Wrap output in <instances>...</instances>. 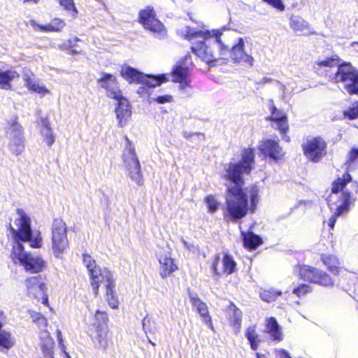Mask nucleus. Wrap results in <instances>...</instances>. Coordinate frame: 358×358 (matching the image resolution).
<instances>
[{
    "instance_id": "nucleus-63",
    "label": "nucleus",
    "mask_w": 358,
    "mask_h": 358,
    "mask_svg": "<svg viewBox=\"0 0 358 358\" xmlns=\"http://www.w3.org/2000/svg\"><path fill=\"white\" fill-rule=\"evenodd\" d=\"M35 319H36V320H40V319H42L43 320H44V318H43V315H42L41 313H36V314Z\"/></svg>"
},
{
    "instance_id": "nucleus-57",
    "label": "nucleus",
    "mask_w": 358,
    "mask_h": 358,
    "mask_svg": "<svg viewBox=\"0 0 358 358\" xmlns=\"http://www.w3.org/2000/svg\"><path fill=\"white\" fill-rule=\"evenodd\" d=\"M37 297H41L42 303L44 305H47L48 304V296L45 294V289L44 290V294H41V293H39Z\"/></svg>"
},
{
    "instance_id": "nucleus-38",
    "label": "nucleus",
    "mask_w": 358,
    "mask_h": 358,
    "mask_svg": "<svg viewBox=\"0 0 358 358\" xmlns=\"http://www.w3.org/2000/svg\"><path fill=\"white\" fill-rule=\"evenodd\" d=\"M108 321L107 314L100 310H96L94 315V322L92 327L101 326L102 324L107 325Z\"/></svg>"
},
{
    "instance_id": "nucleus-5",
    "label": "nucleus",
    "mask_w": 358,
    "mask_h": 358,
    "mask_svg": "<svg viewBox=\"0 0 358 358\" xmlns=\"http://www.w3.org/2000/svg\"><path fill=\"white\" fill-rule=\"evenodd\" d=\"M227 34L222 35V45H221V58L226 59L229 56L234 63L243 64L252 66L254 59L252 55L245 50V40L238 37L229 44L227 40Z\"/></svg>"
},
{
    "instance_id": "nucleus-43",
    "label": "nucleus",
    "mask_w": 358,
    "mask_h": 358,
    "mask_svg": "<svg viewBox=\"0 0 358 358\" xmlns=\"http://www.w3.org/2000/svg\"><path fill=\"white\" fill-rule=\"evenodd\" d=\"M181 241L183 244V246L186 248L188 250L192 252L194 255H199L200 253L199 248L198 245H195L194 243H190L186 241L183 238H181Z\"/></svg>"
},
{
    "instance_id": "nucleus-56",
    "label": "nucleus",
    "mask_w": 358,
    "mask_h": 358,
    "mask_svg": "<svg viewBox=\"0 0 358 358\" xmlns=\"http://www.w3.org/2000/svg\"><path fill=\"white\" fill-rule=\"evenodd\" d=\"M39 85H39L37 82H36V81L33 80L32 82H29V83L28 84V85H27V86H26V87H27L29 90H32V91H34H34L36 90V89H37V88H38V87Z\"/></svg>"
},
{
    "instance_id": "nucleus-9",
    "label": "nucleus",
    "mask_w": 358,
    "mask_h": 358,
    "mask_svg": "<svg viewBox=\"0 0 358 358\" xmlns=\"http://www.w3.org/2000/svg\"><path fill=\"white\" fill-rule=\"evenodd\" d=\"M69 246L67 227L60 218H55L52 224V248L56 257L62 255Z\"/></svg>"
},
{
    "instance_id": "nucleus-34",
    "label": "nucleus",
    "mask_w": 358,
    "mask_h": 358,
    "mask_svg": "<svg viewBox=\"0 0 358 358\" xmlns=\"http://www.w3.org/2000/svg\"><path fill=\"white\" fill-rule=\"evenodd\" d=\"M230 310L233 311L231 323L235 332L238 333L239 332L241 326L242 311L234 305H232L230 307Z\"/></svg>"
},
{
    "instance_id": "nucleus-21",
    "label": "nucleus",
    "mask_w": 358,
    "mask_h": 358,
    "mask_svg": "<svg viewBox=\"0 0 358 358\" xmlns=\"http://www.w3.org/2000/svg\"><path fill=\"white\" fill-rule=\"evenodd\" d=\"M190 302L196 312L203 317V322L211 329H213L211 317L209 315L207 305L203 302L196 294L189 293Z\"/></svg>"
},
{
    "instance_id": "nucleus-24",
    "label": "nucleus",
    "mask_w": 358,
    "mask_h": 358,
    "mask_svg": "<svg viewBox=\"0 0 358 358\" xmlns=\"http://www.w3.org/2000/svg\"><path fill=\"white\" fill-rule=\"evenodd\" d=\"M265 332L268 333L273 341H280L282 340L281 327L273 317L266 319Z\"/></svg>"
},
{
    "instance_id": "nucleus-20",
    "label": "nucleus",
    "mask_w": 358,
    "mask_h": 358,
    "mask_svg": "<svg viewBox=\"0 0 358 358\" xmlns=\"http://www.w3.org/2000/svg\"><path fill=\"white\" fill-rule=\"evenodd\" d=\"M115 99L118 101L117 106L115 108L118 125L120 127H123L126 125L128 119L131 116V106L128 100L122 96L121 98Z\"/></svg>"
},
{
    "instance_id": "nucleus-39",
    "label": "nucleus",
    "mask_w": 358,
    "mask_h": 358,
    "mask_svg": "<svg viewBox=\"0 0 358 358\" xmlns=\"http://www.w3.org/2000/svg\"><path fill=\"white\" fill-rule=\"evenodd\" d=\"M204 201L207 205L209 213H214L217 211L218 206H219V203L217 202V201L215 199V197L213 196H212V195L207 196L205 198Z\"/></svg>"
},
{
    "instance_id": "nucleus-32",
    "label": "nucleus",
    "mask_w": 358,
    "mask_h": 358,
    "mask_svg": "<svg viewBox=\"0 0 358 358\" xmlns=\"http://www.w3.org/2000/svg\"><path fill=\"white\" fill-rule=\"evenodd\" d=\"M15 338L10 332L0 330V348L8 350L15 345Z\"/></svg>"
},
{
    "instance_id": "nucleus-4",
    "label": "nucleus",
    "mask_w": 358,
    "mask_h": 358,
    "mask_svg": "<svg viewBox=\"0 0 358 358\" xmlns=\"http://www.w3.org/2000/svg\"><path fill=\"white\" fill-rule=\"evenodd\" d=\"M320 66H336V71L329 75V79L335 83H345V90L350 94H358V71L350 63H339L338 57L327 58L317 62Z\"/></svg>"
},
{
    "instance_id": "nucleus-50",
    "label": "nucleus",
    "mask_w": 358,
    "mask_h": 358,
    "mask_svg": "<svg viewBox=\"0 0 358 358\" xmlns=\"http://www.w3.org/2000/svg\"><path fill=\"white\" fill-rule=\"evenodd\" d=\"M32 76H33V73L29 69H25L23 70L22 77H23V80L25 83L26 86L28 85L29 82L33 81V80L31 78Z\"/></svg>"
},
{
    "instance_id": "nucleus-30",
    "label": "nucleus",
    "mask_w": 358,
    "mask_h": 358,
    "mask_svg": "<svg viewBox=\"0 0 358 358\" xmlns=\"http://www.w3.org/2000/svg\"><path fill=\"white\" fill-rule=\"evenodd\" d=\"M142 326L146 334L148 333L156 334H158L160 330V326L157 322L151 317H149L148 315L143 319Z\"/></svg>"
},
{
    "instance_id": "nucleus-2",
    "label": "nucleus",
    "mask_w": 358,
    "mask_h": 358,
    "mask_svg": "<svg viewBox=\"0 0 358 358\" xmlns=\"http://www.w3.org/2000/svg\"><path fill=\"white\" fill-rule=\"evenodd\" d=\"M17 217L14 221L15 227L10 224V230L15 241L11 255L14 260H18L27 271L31 273L41 272L45 266V262L41 257L34 256L24 252L22 242H29L33 248L41 247L42 238L39 231H33L31 219L22 208H17Z\"/></svg>"
},
{
    "instance_id": "nucleus-51",
    "label": "nucleus",
    "mask_w": 358,
    "mask_h": 358,
    "mask_svg": "<svg viewBox=\"0 0 358 358\" xmlns=\"http://www.w3.org/2000/svg\"><path fill=\"white\" fill-rule=\"evenodd\" d=\"M257 202V192H252L250 194V209L252 211L255 210L256 203Z\"/></svg>"
},
{
    "instance_id": "nucleus-23",
    "label": "nucleus",
    "mask_w": 358,
    "mask_h": 358,
    "mask_svg": "<svg viewBox=\"0 0 358 358\" xmlns=\"http://www.w3.org/2000/svg\"><path fill=\"white\" fill-rule=\"evenodd\" d=\"M27 287L30 293L38 296V294H44V290L46 289L45 284L41 275H35L27 278L25 281Z\"/></svg>"
},
{
    "instance_id": "nucleus-41",
    "label": "nucleus",
    "mask_w": 358,
    "mask_h": 358,
    "mask_svg": "<svg viewBox=\"0 0 358 358\" xmlns=\"http://www.w3.org/2000/svg\"><path fill=\"white\" fill-rule=\"evenodd\" d=\"M312 291L311 287L307 284L301 283L293 289V293L298 297H301Z\"/></svg>"
},
{
    "instance_id": "nucleus-36",
    "label": "nucleus",
    "mask_w": 358,
    "mask_h": 358,
    "mask_svg": "<svg viewBox=\"0 0 358 358\" xmlns=\"http://www.w3.org/2000/svg\"><path fill=\"white\" fill-rule=\"evenodd\" d=\"M282 295L281 291L276 289L264 290L260 294L261 299L266 302L274 301L278 296Z\"/></svg>"
},
{
    "instance_id": "nucleus-59",
    "label": "nucleus",
    "mask_w": 358,
    "mask_h": 358,
    "mask_svg": "<svg viewBox=\"0 0 358 358\" xmlns=\"http://www.w3.org/2000/svg\"><path fill=\"white\" fill-rule=\"evenodd\" d=\"M280 356V358H292L289 352L285 350H281Z\"/></svg>"
},
{
    "instance_id": "nucleus-16",
    "label": "nucleus",
    "mask_w": 358,
    "mask_h": 358,
    "mask_svg": "<svg viewBox=\"0 0 358 358\" xmlns=\"http://www.w3.org/2000/svg\"><path fill=\"white\" fill-rule=\"evenodd\" d=\"M271 115L268 118L272 121L271 127L275 129H278L282 134V139L286 142L289 141V137L286 135L288 130L287 117L285 113L278 110L277 108L273 104L271 101L270 107Z\"/></svg>"
},
{
    "instance_id": "nucleus-46",
    "label": "nucleus",
    "mask_w": 358,
    "mask_h": 358,
    "mask_svg": "<svg viewBox=\"0 0 358 358\" xmlns=\"http://www.w3.org/2000/svg\"><path fill=\"white\" fill-rule=\"evenodd\" d=\"M263 1L279 10L282 11L285 10V5L282 0H263Z\"/></svg>"
},
{
    "instance_id": "nucleus-25",
    "label": "nucleus",
    "mask_w": 358,
    "mask_h": 358,
    "mask_svg": "<svg viewBox=\"0 0 358 358\" xmlns=\"http://www.w3.org/2000/svg\"><path fill=\"white\" fill-rule=\"evenodd\" d=\"M160 266V275L162 278H167L169 275L178 269V266L174 263V260L167 256H162L159 259Z\"/></svg>"
},
{
    "instance_id": "nucleus-61",
    "label": "nucleus",
    "mask_w": 358,
    "mask_h": 358,
    "mask_svg": "<svg viewBox=\"0 0 358 358\" xmlns=\"http://www.w3.org/2000/svg\"><path fill=\"white\" fill-rule=\"evenodd\" d=\"M57 340L59 341V344H61L62 342V333L59 330H57Z\"/></svg>"
},
{
    "instance_id": "nucleus-58",
    "label": "nucleus",
    "mask_w": 358,
    "mask_h": 358,
    "mask_svg": "<svg viewBox=\"0 0 358 358\" xmlns=\"http://www.w3.org/2000/svg\"><path fill=\"white\" fill-rule=\"evenodd\" d=\"M6 320V317L2 311H0V330L3 327Z\"/></svg>"
},
{
    "instance_id": "nucleus-17",
    "label": "nucleus",
    "mask_w": 358,
    "mask_h": 358,
    "mask_svg": "<svg viewBox=\"0 0 358 358\" xmlns=\"http://www.w3.org/2000/svg\"><path fill=\"white\" fill-rule=\"evenodd\" d=\"M259 150L262 155L278 161L282 156V150L278 140L265 139L260 142Z\"/></svg>"
},
{
    "instance_id": "nucleus-3",
    "label": "nucleus",
    "mask_w": 358,
    "mask_h": 358,
    "mask_svg": "<svg viewBox=\"0 0 358 358\" xmlns=\"http://www.w3.org/2000/svg\"><path fill=\"white\" fill-rule=\"evenodd\" d=\"M222 29H198L186 27L184 31L185 38L192 42V51L206 63L221 58L222 45Z\"/></svg>"
},
{
    "instance_id": "nucleus-14",
    "label": "nucleus",
    "mask_w": 358,
    "mask_h": 358,
    "mask_svg": "<svg viewBox=\"0 0 358 358\" xmlns=\"http://www.w3.org/2000/svg\"><path fill=\"white\" fill-rule=\"evenodd\" d=\"M83 262L90 273L92 287L94 289V294L96 295L99 287L100 281H103L104 278V271H110L108 269L103 268H101L96 264L95 260L88 254L84 253L83 255Z\"/></svg>"
},
{
    "instance_id": "nucleus-64",
    "label": "nucleus",
    "mask_w": 358,
    "mask_h": 358,
    "mask_svg": "<svg viewBox=\"0 0 358 358\" xmlns=\"http://www.w3.org/2000/svg\"><path fill=\"white\" fill-rule=\"evenodd\" d=\"M256 357L257 358H266V356L265 355L260 354L259 352L256 353Z\"/></svg>"
},
{
    "instance_id": "nucleus-54",
    "label": "nucleus",
    "mask_w": 358,
    "mask_h": 358,
    "mask_svg": "<svg viewBox=\"0 0 358 358\" xmlns=\"http://www.w3.org/2000/svg\"><path fill=\"white\" fill-rule=\"evenodd\" d=\"M34 92L43 95L50 93V91L44 85H41L38 87L37 89H36Z\"/></svg>"
},
{
    "instance_id": "nucleus-45",
    "label": "nucleus",
    "mask_w": 358,
    "mask_h": 358,
    "mask_svg": "<svg viewBox=\"0 0 358 358\" xmlns=\"http://www.w3.org/2000/svg\"><path fill=\"white\" fill-rule=\"evenodd\" d=\"M65 25V23L63 20L60 19H55L50 22V27L52 31H60L64 26Z\"/></svg>"
},
{
    "instance_id": "nucleus-60",
    "label": "nucleus",
    "mask_w": 358,
    "mask_h": 358,
    "mask_svg": "<svg viewBox=\"0 0 358 358\" xmlns=\"http://www.w3.org/2000/svg\"><path fill=\"white\" fill-rule=\"evenodd\" d=\"M80 41V39H79L78 38H77V37H75V38H73V39H70V40L69 41V45H71V46H74V45H75V43H76L77 41Z\"/></svg>"
},
{
    "instance_id": "nucleus-10",
    "label": "nucleus",
    "mask_w": 358,
    "mask_h": 358,
    "mask_svg": "<svg viewBox=\"0 0 358 358\" xmlns=\"http://www.w3.org/2000/svg\"><path fill=\"white\" fill-rule=\"evenodd\" d=\"M351 180V176L348 173H345L343 176V178H338L332 184L331 191L333 193H338L343 191L341 195V203L336 206L334 212V215L337 217L341 216L349 211L351 203V192L347 189L344 190L343 189Z\"/></svg>"
},
{
    "instance_id": "nucleus-40",
    "label": "nucleus",
    "mask_w": 358,
    "mask_h": 358,
    "mask_svg": "<svg viewBox=\"0 0 358 358\" xmlns=\"http://www.w3.org/2000/svg\"><path fill=\"white\" fill-rule=\"evenodd\" d=\"M41 135L43 136L48 146H51L55 142V136L51 127L41 129Z\"/></svg>"
},
{
    "instance_id": "nucleus-62",
    "label": "nucleus",
    "mask_w": 358,
    "mask_h": 358,
    "mask_svg": "<svg viewBox=\"0 0 358 358\" xmlns=\"http://www.w3.org/2000/svg\"><path fill=\"white\" fill-rule=\"evenodd\" d=\"M272 81V79L270 78H264L261 81L262 83H266Z\"/></svg>"
},
{
    "instance_id": "nucleus-37",
    "label": "nucleus",
    "mask_w": 358,
    "mask_h": 358,
    "mask_svg": "<svg viewBox=\"0 0 358 358\" xmlns=\"http://www.w3.org/2000/svg\"><path fill=\"white\" fill-rule=\"evenodd\" d=\"M53 344L54 343L50 338L45 340V342L41 344V350L43 352L45 358H53Z\"/></svg>"
},
{
    "instance_id": "nucleus-18",
    "label": "nucleus",
    "mask_w": 358,
    "mask_h": 358,
    "mask_svg": "<svg viewBox=\"0 0 358 358\" xmlns=\"http://www.w3.org/2000/svg\"><path fill=\"white\" fill-rule=\"evenodd\" d=\"M100 86L106 90L107 96L112 99H120L122 92L117 86L116 78L112 74L103 73L99 80Z\"/></svg>"
},
{
    "instance_id": "nucleus-1",
    "label": "nucleus",
    "mask_w": 358,
    "mask_h": 358,
    "mask_svg": "<svg viewBox=\"0 0 358 358\" xmlns=\"http://www.w3.org/2000/svg\"><path fill=\"white\" fill-rule=\"evenodd\" d=\"M255 149L242 150L241 159L238 162H229L224 166L222 177L233 186H227L224 220L227 222H238L246 216L248 211V195L243 189V175L249 174L255 164Z\"/></svg>"
},
{
    "instance_id": "nucleus-47",
    "label": "nucleus",
    "mask_w": 358,
    "mask_h": 358,
    "mask_svg": "<svg viewBox=\"0 0 358 358\" xmlns=\"http://www.w3.org/2000/svg\"><path fill=\"white\" fill-rule=\"evenodd\" d=\"M153 101H156L158 103L164 104L166 103H170L173 101V96L171 95H161L158 96L156 98H152Z\"/></svg>"
},
{
    "instance_id": "nucleus-49",
    "label": "nucleus",
    "mask_w": 358,
    "mask_h": 358,
    "mask_svg": "<svg viewBox=\"0 0 358 358\" xmlns=\"http://www.w3.org/2000/svg\"><path fill=\"white\" fill-rule=\"evenodd\" d=\"M32 26L34 27L36 30L38 31L43 32L52 31V30L51 29L50 23L46 25H41L36 24V22H33Z\"/></svg>"
},
{
    "instance_id": "nucleus-44",
    "label": "nucleus",
    "mask_w": 358,
    "mask_h": 358,
    "mask_svg": "<svg viewBox=\"0 0 358 358\" xmlns=\"http://www.w3.org/2000/svg\"><path fill=\"white\" fill-rule=\"evenodd\" d=\"M60 5L64 7V8L67 10H73L74 13H77V9L75 6L73 0H58Z\"/></svg>"
},
{
    "instance_id": "nucleus-28",
    "label": "nucleus",
    "mask_w": 358,
    "mask_h": 358,
    "mask_svg": "<svg viewBox=\"0 0 358 358\" xmlns=\"http://www.w3.org/2000/svg\"><path fill=\"white\" fill-rule=\"evenodd\" d=\"M321 260L327 266L328 270L334 275L338 274L339 261L338 258L332 255H322Z\"/></svg>"
},
{
    "instance_id": "nucleus-6",
    "label": "nucleus",
    "mask_w": 358,
    "mask_h": 358,
    "mask_svg": "<svg viewBox=\"0 0 358 358\" xmlns=\"http://www.w3.org/2000/svg\"><path fill=\"white\" fill-rule=\"evenodd\" d=\"M125 140L127 144L123 153L124 164L130 179L137 185L141 186L143 184L141 164L134 147L127 136H125Z\"/></svg>"
},
{
    "instance_id": "nucleus-27",
    "label": "nucleus",
    "mask_w": 358,
    "mask_h": 358,
    "mask_svg": "<svg viewBox=\"0 0 358 358\" xmlns=\"http://www.w3.org/2000/svg\"><path fill=\"white\" fill-rule=\"evenodd\" d=\"M19 76V73L13 69L6 71L0 69V89L10 90L12 87L11 82Z\"/></svg>"
},
{
    "instance_id": "nucleus-11",
    "label": "nucleus",
    "mask_w": 358,
    "mask_h": 358,
    "mask_svg": "<svg viewBox=\"0 0 358 358\" xmlns=\"http://www.w3.org/2000/svg\"><path fill=\"white\" fill-rule=\"evenodd\" d=\"M327 143L321 137H313L307 139L302 144V150L306 159L317 163L327 155Z\"/></svg>"
},
{
    "instance_id": "nucleus-42",
    "label": "nucleus",
    "mask_w": 358,
    "mask_h": 358,
    "mask_svg": "<svg viewBox=\"0 0 358 358\" xmlns=\"http://www.w3.org/2000/svg\"><path fill=\"white\" fill-rule=\"evenodd\" d=\"M345 117L350 120H355L358 117V102H356L352 107L343 112Z\"/></svg>"
},
{
    "instance_id": "nucleus-48",
    "label": "nucleus",
    "mask_w": 358,
    "mask_h": 358,
    "mask_svg": "<svg viewBox=\"0 0 358 358\" xmlns=\"http://www.w3.org/2000/svg\"><path fill=\"white\" fill-rule=\"evenodd\" d=\"M358 158V148H353L348 155V163L351 164Z\"/></svg>"
},
{
    "instance_id": "nucleus-53",
    "label": "nucleus",
    "mask_w": 358,
    "mask_h": 358,
    "mask_svg": "<svg viewBox=\"0 0 358 358\" xmlns=\"http://www.w3.org/2000/svg\"><path fill=\"white\" fill-rule=\"evenodd\" d=\"M219 261H220V255H215V257L214 258L213 265H212V270L215 274H219V272L217 271V265H218Z\"/></svg>"
},
{
    "instance_id": "nucleus-7",
    "label": "nucleus",
    "mask_w": 358,
    "mask_h": 358,
    "mask_svg": "<svg viewBox=\"0 0 358 358\" xmlns=\"http://www.w3.org/2000/svg\"><path fill=\"white\" fill-rule=\"evenodd\" d=\"M120 74L130 83H142L149 87H155L156 86L168 81V79L164 74L148 76L140 72L136 69L127 65L122 67Z\"/></svg>"
},
{
    "instance_id": "nucleus-35",
    "label": "nucleus",
    "mask_w": 358,
    "mask_h": 358,
    "mask_svg": "<svg viewBox=\"0 0 358 358\" xmlns=\"http://www.w3.org/2000/svg\"><path fill=\"white\" fill-rule=\"evenodd\" d=\"M182 134L186 139L189 140L196 145H201L205 141V135L203 133L183 131Z\"/></svg>"
},
{
    "instance_id": "nucleus-26",
    "label": "nucleus",
    "mask_w": 358,
    "mask_h": 358,
    "mask_svg": "<svg viewBox=\"0 0 358 358\" xmlns=\"http://www.w3.org/2000/svg\"><path fill=\"white\" fill-rule=\"evenodd\" d=\"M241 236L243 238V245L248 250H255L262 243V238L256 235L252 231L245 232L241 231Z\"/></svg>"
},
{
    "instance_id": "nucleus-33",
    "label": "nucleus",
    "mask_w": 358,
    "mask_h": 358,
    "mask_svg": "<svg viewBox=\"0 0 358 358\" xmlns=\"http://www.w3.org/2000/svg\"><path fill=\"white\" fill-rule=\"evenodd\" d=\"M223 271L228 275L233 273L236 267V263L232 256L225 253L222 259Z\"/></svg>"
},
{
    "instance_id": "nucleus-12",
    "label": "nucleus",
    "mask_w": 358,
    "mask_h": 358,
    "mask_svg": "<svg viewBox=\"0 0 358 358\" xmlns=\"http://www.w3.org/2000/svg\"><path fill=\"white\" fill-rule=\"evenodd\" d=\"M139 22L146 29L153 32L157 37L164 38L166 34L163 24L156 18L155 10L152 8L148 7L139 12Z\"/></svg>"
},
{
    "instance_id": "nucleus-19",
    "label": "nucleus",
    "mask_w": 358,
    "mask_h": 358,
    "mask_svg": "<svg viewBox=\"0 0 358 358\" xmlns=\"http://www.w3.org/2000/svg\"><path fill=\"white\" fill-rule=\"evenodd\" d=\"M103 273L104 278H103V281H100V284H103L106 288V300L109 306L112 308H117L119 306V300L118 297L114 291V283H113V274L110 271H104Z\"/></svg>"
},
{
    "instance_id": "nucleus-29",
    "label": "nucleus",
    "mask_w": 358,
    "mask_h": 358,
    "mask_svg": "<svg viewBox=\"0 0 358 358\" xmlns=\"http://www.w3.org/2000/svg\"><path fill=\"white\" fill-rule=\"evenodd\" d=\"M245 336L250 345L251 349L257 350L259 347L260 340L259 339V335L256 331L255 326L248 327L246 329Z\"/></svg>"
},
{
    "instance_id": "nucleus-55",
    "label": "nucleus",
    "mask_w": 358,
    "mask_h": 358,
    "mask_svg": "<svg viewBox=\"0 0 358 358\" xmlns=\"http://www.w3.org/2000/svg\"><path fill=\"white\" fill-rule=\"evenodd\" d=\"M337 217H338L334 214L329 217L328 220V225L331 229H333L334 227Z\"/></svg>"
},
{
    "instance_id": "nucleus-31",
    "label": "nucleus",
    "mask_w": 358,
    "mask_h": 358,
    "mask_svg": "<svg viewBox=\"0 0 358 358\" xmlns=\"http://www.w3.org/2000/svg\"><path fill=\"white\" fill-rule=\"evenodd\" d=\"M290 27L296 32L303 31L308 29V23L298 15H292L289 20Z\"/></svg>"
},
{
    "instance_id": "nucleus-8",
    "label": "nucleus",
    "mask_w": 358,
    "mask_h": 358,
    "mask_svg": "<svg viewBox=\"0 0 358 358\" xmlns=\"http://www.w3.org/2000/svg\"><path fill=\"white\" fill-rule=\"evenodd\" d=\"M296 271L299 273L300 278L304 281L323 287L334 285V280L325 271L319 268L308 265H299Z\"/></svg>"
},
{
    "instance_id": "nucleus-22",
    "label": "nucleus",
    "mask_w": 358,
    "mask_h": 358,
    "mask_svg": "<svg viewBox=\"0 0 358 358\" xmlns=\"http://www.w3.org/2000/svg\"><path fill=\"white\" fill-rule=\"evenodd\" d=\"M91 337L94 346L96 348H106L108 345V327L102 324L101 326L92 327Z\"/></svg>"
},
{
    "instance_id": "nucleus-52",
    "label": "nucleus",
    "mask_w": 358,
    "mask_h": 358,
    "mask_svg": "<svg viewBox=\"0 0 358 358\" xmlns=\"http://www.w3.org/2000/svg\"><path fill=\"white\" fill-rule=\"evenodd\" d=\"M38 124L41 126V129L50 127L48 118L44 117H40Z\"/></svg>"
},
{
    "instance_id": "nucleus-13",
    "label": "nucleus",
    "mask_w": 358,
    "mask_h": 358,
    "mask_svg": "<svg viewBox=\"0 0 358 358\" xmlns=\"http://www.w3.org/2000/svg\"><path fill=\"white\" fill-rule=\"evenodd\" d=\"M7 135L9 138L10 150L15 155L22 152L24 148V138L21 125L15 120L8 123Z\"/></svg>"
},
{
    "instance_id": "nucleus-15",
    "label": "nucleus",
    "mask_w": 358,
    "mask_h": 358,
    "mask_svg": "<svg viewBox=\"0 0 358 358\" xmlns=\"http://www.w3.org/2000/svg\"><path fill=\"white\" fill-rule=\"evenodd\" d=\"M189 57H185L184 60L178 62L172 70V81L180 83V88L185 90L187 87H190L189 80Z\"/></svg>"
}]
</instances>
